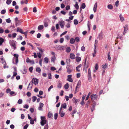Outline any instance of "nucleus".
Instances as JSON below:
<instances>
[{"mask_svg":"<svg viewBox=\"0 0 129 129\" xmlns=\"http://www.w3.org/2000/svg\"><path fill=\"white\" fill-rule=\"evenodd\" d=\"M41 125L43 126L44 124H46L47 121L46 120V118L44 116H41Z\"/></svg>","mask_w":129,"mask_h":129,"instance_id":"f257e3e1","label":"nucleus"},{"mask_svg":"<svg viewBox=\"0 0 129 129\" xmlns=\"http://www.w3.org/2000/svg\"><path fill=\"white\" fill-rule=\"evenodd\" d=\"M65 48V46H60V45H56L55 46V47L56 49L60 50H64V48Z\"/></svg>","mask_w":129,"mask_h":129,"instance_id":"f03ea898","label":"nucleus"},{"mask_svg":"<svg viewBox=\"0 0 129 129\" xmlns=\"http://www.w3.org/2000/svg\"><path fill=\"white\" fill-rule=\"evenodd\" d=\"M16 42L15 41L12 40L10 41L9 42L10 45L13 47V49L15 50L16 49Z\"/></svg>","mask_w":129,"mask_h":129,"instance_id":"7ed1b4c3","label":"nucleus"},{"mask_svg":"<svg viewBox=\"0 0 129 129\" xmlns=\"http://www.w3.org/2000/svg\"><path fill=\"white\" fill-rule=\"evenodd\" d=\"M98 96L96 94H92L90 96L91 100L92 101L97 100Z\"/></svg>","mask_w":129,"mask_h":129,"instance_id":"20e7f679","label":"nucleus"},{"mask_svg":"<svg viewBox=\"0 0 129 129\" xmlns=\"http://www.w3.org/2000/svg\"><path fill=\"white\" fill-rule=\"evenodd\" d=\"M39 80L37 79L33 78L31 80V83H34L35 85L37 84L38 83Z\"/></svg>","mask_w":129,"mask_h":129,"instance_id":"39448f33","label":"nucleus"},{"mask_svg":"<svg viewBox=\"0 0 129 129\" xmlns=\"http://www.w3.org/2000/svg\"><path fill=\"white\" fill-rule=\"evenodd\" d=\"M66 68L67 69V72L69 74L71 73L72 70L71 69L70 67L68 66H67Z\"/></svg>","mask_w":129,"mask_h":129,"instance_id":"423d86ee","label":"nucleus"},{"mask_svg":"<svg viewBox=\"0 0 129 129\" xmlns=\"http://www.w3.org/2000/svg\"><path fill=\"white\" fill-rule=\"evenodd\" d=\"M72 76V75H68L67 76L68 78L67 79V81L71 82H72L73 81V80L71 78Z\"/></svg>","mask_w":129,"mask_h":129,"instance_id":"0eeeda50","label":"nucleus"},{"mask_svg":"<svg viewBox=\"0 0 129 129\" xmlns=\"http://www.w3.org/2000/svg\"><path fill=\"white\" fill-rule=\"evenodd\" d=\"M17 31L18 32H19L23 34H24L26 35V32H23V31L22 30V29L19 27L17 28Z\"/></svg>","mask_w":129,"mask_h":129,"instance_id":"6e6552de","label":"nucleus"},{"mask_svg":"<svg viewBox=\"0 0 129 129\" xmlns=\"http://www.w3.org/2000/svg\"><path fill=\"white\" fill-rule=\"evenodd\" d=\"M73 102L75 103V105H76L77 104V102H79L80 100L79 99H77L75 97L73 98L72 100Z\"/></svg>","mask_w":129,"mask_h":129,"instance_id":"1a4fd4ad","label":"nucleus"},{"mask_svg":"<svg viewBox=\"0 0 129 129\" xmlns=\"http://www.w3.org/2000/svg\"><path fill=\"white\" fill-rule=\"evenodd\" d=\"M44 104L42 103H40L39 106L38 108V109L39 110H42V108L43 107Z\"/></svg>","mask_w":129,"mask_h":129,"instance_id":"9d476101","label":"nucleus"},{"mask_svg":"<svg viewBox=\"0 0 129 129\" xmlns=\"http://www.w3.org/2000/svg\"><path fill=\"white\" fill-rule=\"evenodd\" d=\"M127 26L128 25H126L124 27V30L123 33V34L124 35H125L126 33V31L128 29Z\"/></svg>","mask_w":129,"mask_h":129,"instance_id":"9b49d317","label":"nucleus"},{"mask_svg":"<svg viewBox=\"0 0 129 129\" xmlns=\"http://www.w3.org/2000/svg\"><path fill=\"white\" fill-rule=\"evenodd\" d=\"M59 25L61 28H63L64 25V22L63 20L59 22Z\"/></svg>","mask_w":129,"mask_h":129,"instance_id":"f8f14e48","label":"nucleus"},{"mask_svg":"<svg viewBox=\"0 0 129 129\" xmlns=\"http://www.w3.org/2000/svg\"><path fill=\"white\" fill-rule=\"evenodd\" d=\"M97 7V3L96 2L95 3L93 8V10L94 12H95L96 11V9Z\"/></svg>","mask_w":129,"mask_h":129,"instance_id":"ddd939ff","label":"nucleus"},{"mask_svg":"<svg viewBox=\"0 0 129 129\" xmlns=\"http://www.w3.org/2000/svg\"><path fill=\"white\" fill-rule=\"evenodd\" d=\"M88 80L90 82L91 81V73H88Z\"/></svg>","mask_w":129,"mask_h":129,"instance_id":"4468645a","label":"nucleus"},{"mask_svg":"<svg viewBox=\"0 0 129 129\" xmlns=\"http://www.w3.org/2000/svg\"><path fill=\"white\" fill-rule=\"evenodd\" d=\"M33 85L32 83H31V82L30 83L27 87V89L30 90L32 88Z\"/></svg>","mask_w":129,"mask_h":129,"instance_id":"2eb2a0df","label":"nucleus"},{"mask_svg":"<svg viewBox=\"0 0 129 129\" xmlns=\"http://www.w3.org/2000/svg\"><path fill=\"white\" fill-rule=\"evenodd\" d=\"M70 56V58L72 59H74L75 58V55L74 53H71Z\"/></svg>","mask_w":129,"mask_h":129,"instance_id":"dca6fc26","label":"nucleus"},{"mask_svg":"<svg viewBox=\"0 0 129 129\" xmlns=\"http://www.w3.org/2000/svg\"><path fill=\"white\" fill-rule=\"evenodd\" d=\"M81 81H79L77 83V86L76 88V90L77 88H79L81 86Z\"/></svg>","mask_w":129,"mask_h":129,"instance_id":"f3484780","label":"nucleus"},{"mask_svg":"<svg viewBox=\"0 0 129 129\" xmlns=\"http://www.w3.org/2000/svg\"><path fill=\"white\" fill-rule=\"evenodd\" d=\"M75 42V40L73 38H71L70 41V43L71 44H74Z\"/></svg>","mask_w":129,"mask_h":129,"instance_id":"a211bd4d","label":"nucleus"},{"mask_svg":"<svg viewBox=\"0 0 129 129\" xmlns=\"http://www.w3.org/2000/svg\"><path fill=\"white\" fill-rule=\"evenodd\" d=\"M4 42V39L0 37V46L2 45V43Z\"/></svg>","mask_w":129,"mask_h":129,"instance_id":"6ab92c4d","label":"nucleus"},{"mask_svg":"<svg viewBox=\"0 0 129 129\" xmlns=\"http://www.w3.org/2000/svg\"><path fill=\"white\" fill-rule=\"evenodd\" d=\"M44 28V26L43 25H40L38 26V29L39 30H41Z\"/></svg>","mask_w":129,"mask_h":129,"instance_id":"aec40b11","label":"nucleus"},{"mask_svg":"<svg viewBox=\"0 0 129 129\" xmlns=\"http://www.w3.org/2000/svg\"><path fill=\"white\" fill-rule=\"evenodd\" d=\"M82 66L81 64H79V65L78 66H77L76 68V70L78 72H79L80 71V70L78 69L81 67Z\"/></svg>","mask_w":129,"mask_h":129,"instance_id":"412c9836","label":"nucleus"},{"mask_svg":"<svg viewBox=\"0 0 129 129\" xmlns=\"http://www.w3.org/2000/svg\"><path fill=\"white\" fill-rule=\"evenodd\" d=\"M119 17L120 19V20L122 22L124 21V18L121 14H120L119 15Z\"/></svg>","mask_w":129,"mask_h":129,"instance_id":"4be33fe9","label":"nucleus"},{"mask_svg":"<svg viewBox=\"0 0 129 129\" xmlns=\"http://www.w3.org/2000/svg\"><path fill=\"white\" fill-rule=\"evenodd\" d=\"M15 24L16 25V26H17V25L18 24V23L17 22L18 21L20 22V21L18 20V18L17 17H16L15 18Z\"/></svg>","mask_w":129,"mask_h":129,"instance_id":"5701e85b","label":"nucleus"},{"mask_svg":"<svg viewBox=\"0 0 129 129\" xmlns=\"http://www.w3.org/2000/svg\"><path fill=\"white\" fill-rule=\"evenodd\" d=\"M76 61L77 62H79L81 60V58L79 57H76Z\"/></svg>","mask_w":129,"mask_h":129,"instance_id":"b1692460","label":"nucleus"},{"mask_svg":"<svg viewBox=\"0 0 129 129\" xmlns=\"http://www.w3.org/2000/svg\"><path fill=\"white\" fill-rule=\"evenodd\" d=\"M48 58L47 57H45L44 59V61L46 63H47L48 62Z\"/></svg>","mask_w":129,"mask_h":129,"instance_id":"393cba45","label":"nucleus"},{"mask_svg":"<svg viewBox=\"0 0 129 129\" xmlns=\"http://www.w3.org/2000/svg\"><path fill=\"white\" fill-rule=\"evenodd\" d=\"M56 59V57L55 56L52 57L51 58V61L54 62Z\"/></svg>","mask_w":129,"mask_h":129,"instance_id":"a878e982","label":"nucleus"},{"mask_svg":"<svg viewBox=\"0 0 129 129\" xmlns=\"http://www.w3.org/2000/svg\"><path fill=\"white\" fill-rule=\"evenodd\" d=\"M64 88L66 89H68L69 87V84L68 83H67L64 86Z\"/></svg>","mask_w":129,"mask_h":129,"instance_id":"bb28decb","label":"nucleus"},{"mask_svg":"<svg viewBox=\"0 0 129 129\" xmlns=\"http://www.w3.org/2000/svg\"><path fill=\"white\" fill-rule=\"evenodd\" d=\"M67 105L65 103H64L63 104H62L61 106V107L62 108H63L64 109L66 108Z\"/></svg>","mask_w":129,"mask_h":129,"instance_id":"cd10ccee","label":"nucleus"},{"mask_svg":"<svg viewBox=\"0 0 129 129\" xmlns=\"http://www.w3.org/2000/svg\"><path fill=\"white\" fill-rule=\"evenodd\" d=\"M62 86V84L61 83V82H59L57 85V87L58 88H61Z\"/></svg>","mask_w":129,"mask_h":129,"instance_id":"c85d7f7f","label":"nucleus"},{"mask_svg":"<svg viewBox=\"0 0 129 129\" xmlns=\"http://www.w3.org/2000/svg\"><path fill=\"white\" fill-rule=\"evenodd\" d=\"M65 113L63 111H62L61 112H60L59 114H60V116L61 117H63L65 115Z\"/></svg>","mask_w":129,"mask_h":129,"instance_id":"c756f323","label":"nucleus"},{"mask_svg":"<svg viewBox=\"0 0 129 129\" xmlns=\"http://www.w3.org/2000/svg\"><path fill=\"white\" fill-rule=\"evenodd\" d=\"M74 6L76 9L78 10L79 9V6L77 2H76V3L75 5Z\"/></svg>","mask_w":129,"mask_h":129,"instance_id":"7c9ffc66","label":"nucleus"},{"mask_svg":"<svg viewBox=\"0 0 129 129\" xmlns=\"http://www.w3.org/2000/svg\"><path fill=\"white\" fill-rule=\"evenodd\" d=\"M108 8L110 9H112L113 8V7L112 5H109L107 6Z\"/></svg>","mask_w":129,"mask_h":129,"instance_id":"2f4dec72","label":"nucleus"},{"mask_svg":"<svg viewBox=\"0 0 129 129\" xmlns=\"http://www.w3.org/2000/svg\"><path fill=\"white\" fill-rule=\"evenodd\" d=\"M71 50L70 48V47H68L66 48V51L67 52H69Z\"/></svg>","mask_w":129,"mask_h":129,"instance_id":"473e14b6","label":"nucleus"},{"mask_svg":"<svg viewBox=\"0 0 129 129\" xmlns=\"http://www.w3.org/2000/svg\"><path fill=\"white\" fill-rule=\"evenodd\" d=\"M41 70L40 68L38 67L36 69V71L38 73H40L41 72Z\"/></svg>","mask_w":129,"mask_h":129,"instance_id":"72a5a7b5","label":"nucleus"},{"mask_svg":"<svg viewBox=\"0 0 129 129\" xmlns=\"http://www.w3.org/2000/svg\"><path fill=\"white\" fill-rule=\"evenodd\" d=\"M98 43V41L96 39L95 40V43L94 45V47H95V48H96V46L97 45V44Z\"/></svg>","mask_w":129,"mask_h":129,"instance_id":"f704fd0d","label":"nucleus"},{"mask_svg":"<svg viewBox=\"0 0 129 129\" xmlns=\"http://www.w3.org/2000/svg\"><path fill=\"white\" fill-rule=\"evenodd\" d=\"M86 7V5L84 3H83L81 5V8L84 9Z\"/></svg>","mask_w":129,"mask_h":129,"instance_id":"c9c22d12","label":"nucleus"},{"mask_svg":"<svg viewBox=\"0 0 129 129\" xmlns=\"http://www.w3.org/2000/svg\"><path fill=\"white\" fill-rule=\"evenodd\" d=\"M33 102H35L37 99V98L36 96H34L32 97Z\"/></svg>","mask_w":129,"mask_h":129,"instance_id":"e433bc0d","label":"nucleus"},{"mask_svg":"<svg viewBox=\"0 0 129 129\" xmlns=\"http://www.w3.org/2000/svg\"><path fill=\"white\" fill-rule=\"evenodd\" d=\"M74 24L75 25H77L78 24V21L77 19H75L74 20Z\"/></svg>","mask_w":129,"mask_h":129,"instance_id":"4c0bfd02","label":"nucleus"},{"mask_svg":"<svg viewBox=\"0 0 129 129\" xmlns=\"http://www.w3.org/2000/svg\"><path fill=\"white\" fill-rule=\"evenodd\" d=\"M52 116V114L50 112H49L48 115V117L50 118Z\"/></svg>","mask_w":129,"mask_h":129,"instance_id":"58836bf2","label":"nucleus"},{"mask_svg":"<svg viewBox=\"0 0 129 129\" xmlns=\"http://www.w3.org/2000/svg\"><path fill=\"white\" fill-rule=\"evenodd\" d=\"M17 103L19 104H21L22 103V101L21 99H19L18 100Z\"/></svg>","mask_w":129,"mask_h":129,"instance_id":"ea45409f","label":"nucleus"},{"mask_svg":"<svg viewBox=\"0 0 129 129\" xmlns=\"http://www.w3.org/2000/svg\"><path fill=\"white\" fill-rule=\"evenodd\" d=\"M6 22L7 23H10L11 22V20L10 18H8L6 20Z\"/></svg>","mask_w":129,"mask_h":129,"instance_id":"a19ab883","label":"nucleus"},{"mask_svg":"<svg viewBox=\"0 0 129 129\" xmlns=\"http://www.w3.org/2000/svg\"><path fill=\"white\" fill-rule=\"evenodd\" d=\"M11 0H7L6 1V3L8 5H9L11 2Z\"/></svg>","mask_w":129,"mask_h":129,"instance_id":"79ce46f5","label":"nucleus"},{"mask_svg":"<svg viewBox=\"0 0 129 129\" xmlns=\"http://www.w3.org/2000/svg\"><path fill=\"white\" fill-rule=\"evenodd\" d=\"M54 118L55 119H57L58 117V114L57 113H55L54 114Z\"/></svg>","mask_w":129,"mask_h":129,"instance_id":"37998d69","label":"nucleus"},{"mask_svg":"<svg viewBox=\"0 0 129 129\" xmlns=\"http://www.w3.org/2000/svg\"><path fill=\"white\" fill-rule=\"evenodd\" d=\"M75 40L76 42H78L79 41V38L78 37H76L75 38Z\"/></svg>","mask_w":129,"mask_h":129,"instance_id":"c03bdc74","label":"nucleus"},{"mask_svg":"<svg viewBox=\"0 0 129 129\" xmlns=\"http://www.w3.org/2000/svg\"><path fill=\"white\" fill-rule=\"evenodd\" d=\"M6 12V11L5 10H2L1 12V13L3 14H5Z\"/></svg>","mask_w":129,"mask_h":129,"instance_id":"a18cd8bd","label":"nucleus"},{"mask_svg":"<svg viewBox=\"0 0 129 129\" xmlns=\"http://www.w3.org/2000/svg\"><path fill=\"white\" fill-rule=\"evenodd\" d=\"M48 78L49 79H52L51 75L50 73H49L48 75Z\"/></svg>","mask_w":129,"mask_h":129,"instance_id":"49530a36","label":"nucleus"},{"mask_svg":"<svg viewBox=\"0 0 129 129\" xmlns=\"http://www.w3.org/2000/svg\"><path fill=\"white\" fill-rule=\"evenodd\" d=\"M70 9V6L69 5H68L66 7V10H68Z\"/></svg>","mask_w":129,"mask_h":129,"instance_id":"de8ad7c7","label":"nucleus"},{"mask_svg":"<svg viewBox=\"0 0 129 129\" xmlns=\"http://www.w3.org/2000/svg\"><path fill=\"white\" fill-rule=\"evenodd\" d=\"M119 4V1H117L115 3V5L116 7L118 6Z\"/></svg>","mask_w":129,"mask_h":129,"instance_id":"09e8293b","label":"nucleus"},{"mask_svg":"<svg viewBox=\"0 0 129 129\" xmlns=\"http://www.w3.org/2000/svg\"><path fill=\"white\" fill-rule=\"evenodd\" d=\"M33 68L32 67H31L29 68V70L30 72L31 73L32 71V70H33Z\"/></svg>","mask_w":129,"mask_h":129,"instance_id":"8fccbe9b","label":"nucleus"},{"mask_svg":"<svg viewBox=\"0 0 129 129\" xmlns=\"http://www.w3.org/2000/svg\"><path fill=\"white\" fill-rule=\"evenodd\" d=\"M17 35V34L16 33H13L12 34V37L13 38H15Z\"/></svg>","mask_w":129,"mask_h":129,"instance_id":"3c124183","label":"nucleus"},{"mask_svg":"<svg viewBox=\"0 0 129 129\" xmlns=\"http://www.w3.org/2000/svg\"><path fill=\"white\" fill-rule=\"evenodd\" d=\"M81 50L83 51H84L85 50V48L84 46H82L81 48Z\"/></svg>","mask_w":129,"mask_h":129,"instance_id":"603ef678","label":"nucleus"},{"mask_svg":"<svg viewBox=\"0 0 129 129\" xmlns=\"http://www.w3.org/2000/svg\"><path fill=\"white\" fill-rule=\"evenodd\" d=\"M33 12L34 13H36L37 11L36 8V7H34L33 8Z\"/></svg>","mask_w":129,"mask_h":129,"instance_id":"864d4df0","label":"nucleus"},{"mask_svg":"<svg viewBox=\"0 0 129 129\" xmlns=\"http://www.w3.org/2000/svg\"><path fill=\"white\" fill-rule=\"evenodd\" d=\"M37 54H38V57L40 58H41V57H42L41 54L40 53H38Z\"/></svg>","mask_w":129,"mask_h":129,"instance_id":"5fc2aeb1","label":"nucleus"},{"mask_svg":"<svg viewBox=\"0 0 129 129\" xmlns=\"http://www.w3.org/2000/svg\"><path fill=\"white\" fill-rule=\"evenodd\" d=\"M34 123V120L31 119L30 120V123L31 124H33Z\"/></svg>","mask_w":129,"mask_h":129,"instance_id":"6e6d98bb","label":"nucleus"},{"mask_svg":"<svg viewBox=\"0 0 129 129\" xmlns=\"http://www.w3.org/2000/svg\"><path fill=\"white\" fill-rule=\"evenodd\" d=\"M95 69L96 70H97L98 69V64L97 63H96L95 66Z\"/></svg>","mask_w":129,"mask_h":129,"instance_id":"4d7b16f0","label":"nucleus"},{"mask_svg":"<svg viewBox=\"0 0 129 129\" xmlns=\"http://www.w3.org/2000/svg\"><path fill=\"white\" fill-rule=\"evenodd\" d=\"M96 103L94 101L93 102V104H92V107H95L96 105Z\"/></svg>","mask_w":129,"mask_h":129,"instance_id":"13d9d810","label":"nucleus"},{"mask_svg":"<svg viewBox=\"0 0 129 129\" xmlns=\"http://www.w3.org/2000/svg\"><path fill=\"white\" fill-rule=\"evenodd\" d=\"M60 43H62L64 41V39L63 38H61L60 39Z\"/></svg>","mask_w":129,"mask_h":129,"instance_id":"bf43d9fd","label":"nucleus"},{"mask_svg":"<svg viewBox=\"0 0 129 129\" xmlns=\"http://www.w3.org/2000/svg\"><path fill=\"white\" fill-rule=\"evenodd\" d=\"M4 30L3 29L0 28V33L2 34L4 33Z\"/></svg>","mask_w":129,"mask_h":129,"instance_id":"052dcab7","label":"nucleus"},{"mask_svg":"<svg viewBox=\"0 0 129 129\" xmlns=\"http://www.w3.org/2000/svg\"><path fill=\"white\" fill-rule=\"evenodd\" d=\"M26 95L28 96L29 97L31 96V93L30 92H28L26 93Z\"/></svg>","mask_w":129,"mask_h":129,"instance_id":"680f3d73","label":"nucleus"},{"mask_svg":"<svg viewBox=\"0 0 129 129\" xmlns=\"http://www.w3.org/2000/svg\"><path fill=\"white\" fill-rule=\"evenodd\" d=\"M107 64H106V63L104 65H102V67L104 69H105L106 68H107Z\"/></svg>","mask_w":129,"mask_h":129,"instance_id":"e2e57ef3","label":"nucleus"},{"mask_svg":"<svg viewBox=\"0 0 129 129\" xmlns=\"http://www.w3.org/2000/svg\"><path fill=\"white\" fill-rule=\"evenodd\" d=\"M28 126V124H26L23 127L24 129H26L27 128Z\"/></svg>","mask_w":129,"mask_h":129,"instance_id":"0e129e2a","label":"nucleus"},{"mask_svg":"<svg viewBox=\"0 0 129 129\" xmlns=\"http://www.w3.org/2000/svg\"><path fill=\"white\" fill-rule=\"evenodd\" d=\"M41 35L40 34V33H38L37 36V38H39L40 37Z\"/></svg>","mask_w":129,"mask_h":129,"instance_id":"69168bd1","label":"nucleus"},{"mask_svg":"<svg viewBox=\"0 0 129 129\" xmlns=\"http://www.w3.org/2000/svg\"><path fill=\"white\" fill-rule=\"evenodd\" d=\"M37 48L41 52H42L43 51V50H42L41 48L38 47Z\"/></svg>","mask_w":129,"mask_h":129,"instance_id":"338daca9","label":"nucleus"},{"mask_svg":"<svg viewBox=\"0 0 129 129\" xmlns=\"http://www.w3.org/2000/svg\"><path fill=\"white\" fill-rule=\"evenodd\" d=\"M30 60L28 58H27L26 59V62L27 63L29 62L30 61Z\"/></svg>","mask_w":129,"mask_h":129,"instance_id":"774afa93","label":"nucleus"}]
</instances>
